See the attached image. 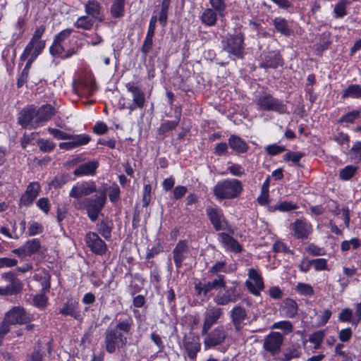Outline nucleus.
I'll return each instance as SVG.
<instances>
[{"label":"nucleus","mask_w":361,"mask_h":361,"mask_svg":"<svg viewBox=\"0 0 361 361\" xmlns=\"http://www.w3.org/2000/svg\"><path fill=\"white\" fill-rule=\"evenodd\" d=\"M106 188L99 189L92 197H85L82 202H74L77 209H87V215L92 222H95L104 208L107 200Z\"/></svg>","instance_id":"obj_1"},{"label":"nucleus","mask_w":361,"mask_h":361,"mask_svg":"<svg viewBox=\"0 0 361 361\" xmlns=\"http://www.w3.org/2000/svg\"><path fill=\"white\" fill-rule=\"evenodd\" d=\"M243 191L242 182L236 178H226L217 182L213 188L217 200H231L240 196Z\"/></svg>","instance_id":"obj_2"},{"label":"nucleus","mask_w":361,"mask_h":361,"mask_svg":"<svg viewBox=\"0 0 361 361\" xmlns=\"http://www.w3.org/2000/svg\"><path fill=\"white\" fill-rule=\"evenodd\" d=\"M222 49L228 53L230 59L233 60L243 59L245 55V35L242 32H237L228 35L221 41Z\"/></svg>","instance_id":"obj_3"},{"label":"nucleus","mask_w":361,"mask_h":361,"mask_svg":"<svg viewBox=\"0 0 361 361\" xmlns=\"http://www.w3.org/2000/svg\"><path fill=\"white\" fill-rule=\"evenodd\" d=\"M255 103L259 111H274L279 114L287 112V106L283 101L274 97L267 91H262L255 96Z\"/></svg>","instance_id":"obj_4"},{"label":"nucleus","mask_w":361,"mask_h":361,"mask_svg":"<svg viewBox=\"0 0 361 361\" xmlns=\"http://www.w3.org/2000/svg\"><path fill=\"white\" fill-rule=\"evenodd\" d=\"M128 343L127 337L117 329L108 327L104 334V345L106 351L109 354L114 353L116 350L124 348Z\"/></svg>","instance_id":"obj_5"},{"label":"nucleus","mask_w":361,"mask_h":361,"mask_svg":"<svg viewBox=\"0 0 361 361\" xmlns=\"http://www.w3.org/2000/svg\"><path fill=\"white\" fill-rule=\"evenodd\" d=\"M34 319V315L27 312L23 307L16 306L6 313L3 322L10 328L11 325L28 324Z\"/></svg>","instance_id":"obj_6"},{"label":"nucleus","mask_w":361,"mask_h":361,"mask_svg":"<svg viewBox=\"0 0 361 361\" xmlns=\"http://www.w3.org/2000/svg\"><path fill=\"white\" fill-rule=\"evenodd\" d=\"M240 296L241 292L237 283H233L231 286H227L226 283L225 286L216 293L213 300L216 305L224 306L236 302Z\"/></svg>","instance_id":"obj_7"},{"label":"nucleus","mask_w":361,"mask_h":361,"mask_svg":"<svg viewBox=\"0 0 361 361\" xmlns=\"http://www.w3.org/2000/svg\"><path fill=\"white\" fill-rule=\"evenodd\" d=\"M1 280L5 285L0 286V295H13L21 292L23 283L16 277L15 273L12 271L5 273L1 275Z\"/></svg>","instance_id":"obj_8"},{"label":"nucleus","mask_w":361,"mask_h":361,"mask_svg":"<svg viewBox=\"0 0 361 361\" xmlns=\"http://www.w3.org/2000/svg\"><path fill=\"white\" fill-rule=\"evenodd\" d=\"M293 237L300 240H307L313 231L312 224L306 219H297L289 226Z\"/></svg>","instance_id":"obj_9"},{"label":"nucleus","mask_w":361,"mask_h":361,"mask_svg":"<svg viewBox=\"0 0 361 361\" xmlns=\"http://www.w3.org/2000/svg\"><path fill=\"white\" fill-rule=\"evenodd\" d=\"M284 64L282 56L279 51H264L261 55V61L259 67L264 69L274 68L281 67Z\"/></svg>","instance_id":"obj_10"},{"label":"nucleus","mask_w":361,"mask_h":361,"mask_svg":"<svg viewBox=\"0 0 361 361\" xmlns=\"http://www.w3.org/2000/svg\"><path fill=\"white\" fill-rule=\"evenodd\" d=\"M206 214L216 231L226 229L228 221L222 209L219 207H209L206 209Z\"/></svg>","instance_id":"obj_11"},{"label":"nucleus","mask_w":361,"mask_h":361,"mask_svg":"<svg viewBox=\"0 0 361 361\" xmlns=\"http://www.w3.org/2000/svg\"><path fill=\"white\" fill-rule=\"evenodd\" d=\"M97 187L94 181H82L77 183L73 186L69 192V196L75 199H79L94 192H97Z\"/></svg>","instance_id":"obj_12"},{"label":"nucleus","mask_w":361,"mask_h":361,"mask_svg":"<svg viewBox=\"0 0 361 361\" xmlns=\"http://www.w3.org/2000/svg\"><path fill=\"white\" fill-rule=\"evenodd\" d=\"M204 340L206 350L222 344L227 337V332L223 325L218 326L211 332L207 333Z\"/></svg>","instance_id":"obj_13"},{"label":"nucleus","mask_w":361,"mask_h":361,"mask_svg":"<svg viewBox=\"0 0 361 361\" xmlns=\"http://www.w3.org/2000/svg\"><path fill=\"white\" fill-rule=\"evenodd\" d=\"M85 240L87 246L94 254L102 256L106 252L107 245L98 233L88 232L85 235Z\"/></svg>","instance_id":"obj_14"},{"label":"nucleus","mask_w":361,"mask_h":361,"mask_svg":"<svg viewBox=\"0 0 361 361\" xmlns=\"http://www.w3.org/2000/svg\"><path fill=\"white\" fill-rule=\"evenodd\" d=\"M283 342V336L279 332H271L266 336L263 343L264 349L270 353L272 356L278 355L281 352Z\"/></svg>","instance_id":"obj_15"},{"label":"nucleus","mask_w":361,"mask_h":361,"mask_svg":"<svg viewBox=\"0 0 361 361\" xmlns=\"http://www.w3.org/2000/svg\"><path fill=\"white\" fill-rule=\"evenodd\" d=\"M36 115V106L34 105H30L23 108L18 117V123L23 128L26 129H35L37 127H34L35 123Z\"/></svg>","instance_id":"obj_16"},{"label":"nucleus","mask_w":361,"mask_h":361,"mask_svg":"<svg viewBox=\"0 0 361 361\" xmlns=\"http://www.w3.org/2000/svg\"><path fill=\"white\" fill-rule=\"evenodd\" d=\"M189 253L188 241L187 240H179L172 251L173 262L178 270L182 267L183 262L188 258Z\"/></svg>","instance_id":"obj_17"},{"label":"nucleus","mask_w":361,"mask_h":361,"mask_svg":"<svg viewBox=\"0 0 361 361\" xmlns=\"http://www.w3.org/2000/svg\"><path fill=\"white\" fill-rule=\"evenodd\" d=\"M40 192L41 185L38 182L34 181L30 183L27 185L25 192L20 197L19 206H30L36 200Z\"/></svg>","instance_id":"obj_18"},{"label":"nucleus","mask_w":361,"mask_h":361,"mask_svg":"<svg viewBox=\"0 0 361 361\" xmlns=\"http://www.w3.org/2000/svg\"><path fill=\"white\" fill-rule=\"evenodd\" d=\"M223 313V309L218 307H211L204 312L202 335H205L209 332L211 327L216 324L219 318L222 317Z\"/></svg>","instance_id":"obj_19"},{"label":"nucleus","mask_w":361,"mask_h":361,"mask_svg":"<svg viewBox=\"0 0 361 361\" xmlns=\"http://www.w3.org/2000/svg\"><path fill=\"white\" fill-rule=\"evenodd\" d=\"M248 276L249 279L245 281L246 287L252 294L259 295L264 288L262 276L255 269H249Z\"/></svg>","instance_id":"obj_20"},{"label":"nucleus","mask_w":361,"mask_h":361,"mask_svg":"<svg viewBox=\"0 0 361 361\" xmlns=\"http://www.w3.org/2000/svg\"><path fill=\"white\" fill-rule=\"evenodd\" d=\"M56 113V109L49 104H43L38 108L36 107L37 118L34 127H39L43 123L50 121Z\"/></svg>","instance_id":"obj_21"},{"label":"nucleus","mask_w":361,"mask_h":361,"mask_svg":"<svg viewBox=\"0 0 361 361\" xmlns=\"http://www.w3.org/2000/svg\"><path fill=\"white\" fill-rule=\"evenodd\" d=\"M245 309L240 305L233 307L230 312V318L235 332H240L243 329L244 321L247 319Z\"/></svg>","instance_id":"obj_22"},{"label":"nucleus","mask_w":361,"mask_h":361,"mask_svg":"<svg viewBox=\"0 0 361 361\" xmlns=\"http://www.w3.org/2000/svg\"><path fill=\"white\" fill-rule=\"evenodd\" d=\"M183 343L188 357L191 360H195L197 353L201 349L199 336L192 334L189 336H185L183 340Z\"/></svg>","instance_id":"obj_23"},{"label":"nucleus","mask_w":361,"mask_h":361,"mask_svg":"<svg viewBox=\"0 0 361 361\" xmlns=\"http://www.w3.org/2000/svg\"><path fill=\"white\" fill-rule=\"evenodd\" d=\"M115 320L116 323L113 329H117L118 331L124 335L130 334L134 325L133 319L130 315L118 313L116 315Z\"/></svg>","instance_id":"obj_24"},{"label":"nucleus","mask_w":361,"mask_h":361,"mask_svg":"<svg viewBox=\"0 0 361 361\" xmlns=\"http://www.w3.org/2000/svg\"><path fill=\"white\" fill-rule=\"evenodd\" d=\"M69 142H61L59 147L61 149L70 150L75 147L87 145L91 140V137L88 135L80 134L76 135H72Z\"/></svg>","instance_id":"obj_25"},{"label":"nucleus","mask_w":361,"mask_h":361,"mask_svg":"<svg viewBox=\"0 0 361 361\" xmlns=\"http://www.w3.org/2000/svg\"><path fill=\"white\" fill-rule=\"evenodd\" d=\"M126 87L128 92L132 94L133 102L138 106V109H142L145 104V94L144 92L132 82H128L126 85Z\"/></svg>","instance_id":"obj_26"},{"label":"nucleus","mask_w":361,"mask_h":361,"mask_svg":"<svg viewBox=\"0 0 361 361\" xmlns=\"http://www.w3.org/2000/svg\"><path fill=\"white\" fill-rule=\"evenodd\" d=\"M99 167V162L97 160H92L80 164L73 171L75 176H94Z\"/></svg>","instance_id":"obj_27"},{"label":"nucleus","mask_w":361,"mask_h":361,"mask_svg":"<svg viewBox=\"0 0 361 361\" xmlns=\"http://www.w3.org/2000/svg\"><path fill=\"white\" fill-rule=\"evenodd\" d=\"M218 237L220 242L224 245V247L233 252H240L242 251L243 247L238 240L233 238L231 235L226 233H218Z\"/></svg>","instance_id":"obj_28"},{"label":"nucleus","mask_w":361,"mask_h":361,"mask_svg":"<svg viewBox=\"0 0 361 361\" xmlns=\"http://www.w3.org/2000/svg\"><path fill=\"white\" fill-rule=\"evenodd\" d=\"M78 306L79 304L78 302L69 300L63 304L59 313L63 316H71L76 320H80L82 319V316Z\"/></svg>","instance_id":"obj_29"},{"label":"nucleus","mask_w":361,"mask_h":361,"mask_svg":"<svg viewBox=\"0 0 361 361\" xmlns=\"http://www.w3.org/2000/svg\"><path fill=\"white\" fill-rule=\"evenodd\" d=\"M298 307L297 302L291 298L283 300L279 308L281 314L287 318H294L298 314Z\"/></svg>","instance_id":"obj_30"},{"label":"nucleus","mask_w":361,"mask_h":361,"mask_svg":"<svg viewBox=\"0 0 361 361\" xmlns=\"http://www.w3.org/2000/svg\"><path fill=\"white\" fill-rule=\"evenodd\" d=\"M228 146L236 153L243 154L247 152L249 146L247 143L240 136L231 135L228 139Z\"/></svg>","instance_id":"obj_31"},{"label":"nucleus","mask_w":361,"mask_h":361,"mask_svg":"<svg viewBox=\"0 0 361 361\" xmlns=\"http://www.w3.org/2000/svg\"><path fill=\"white\" fill-rule=\"evenodd\" d=\"M219 12L214 8H207L200 16V20L203 25L207 27H214L216 25Z\"/></svg>","instance_id":"obj_32"},{"label":"nucleus","mask_w":361,"mask_h":361,"mask_svg":"<svg viewBox=\"0 0 361 361\" xmlns=\"http://www.w3.org/2000/svg\"><path fill=\"white\" fill-rule=\"evenodd\" d=\"M302 354L301 348L298 343H291L284 349L281 356L279 357V361H290L293 359L298 358Z\"/></svg>","instance_id":"obj_33"},{"label":"nucleus","mask_w":361,"mask_h":361,"mask_svg":"<svg viewBox=\"0 0 361 361\" xmlns=\"http://www.w3.org/2000/svg\"><path fill=\"white\" fill-rule=\"evenodd\" d=\"M96 228L98 233H99L105 240H111V232L114 228V223L112 220L106 218L99 221L96 224Z\"/></svg>","instance_id":"obj_34"},{"label":"nucleus","mask_w":361,"mask_h":361,"mask_svg":"<svg viewBox=\"0 0 361 361\" xmlns=\"http://www.w3.org/2000/svg\"><path fill=\"white\" fill-rule=\"evenodd\" d=\"M45 47V41L44 40H37L35 41L32 44V47L28 51H27V46L25 47L23 54L20 56V60L21 62L25 61L30 55H33L34 57H37L42 51Z\"/></svg>","instance_id":"obj_35"},{"label":"nucleus","mask_w":361,"mask_h":361,"mask_svg":"<svg viewBox=\"0 0 361 361\" xmlns=\"http://www.w3.org/2000/svg\"><path fill=\"white\" fill-rule=\"evenodd\" d=\"M273 25L275 30L284 36L291 35V29L286 19L282 17H276L273 20Z\"/></svg>","instance_id":"obj_36"},{"label":"nucleus","mask_w":361,"mask_h":361,"mask_svg":"<svg viewBox=\"0 0 361 361\" xmlns=\"http://www.w3.org/2000/svg\"><path fill=\"white\" fill-rule=\"evenodd\" d=\"M86 13L92 19L97 20L100 18L102 7L99 2L96 0H90L87 2L85 6Z\"/></svg>","instance_id":"obj_37"},{"label":"nucleus","mask_w":361,"mask_h":361,"mask_svg":"<svg viewBox=\"0 0 361 361\" xmlns=\"http://www.w3.org/2000/svg\"><path fill=\"white\" fill-rule=\"evenodd\" d=\"M181 116L180 110L178 111V115L176 116V121H166L162 123H161L159 128H158V133L159 135H164L167 133L174 130L178 125L180 118Z\"/></svg>","instance_id":"obj_38"},{"label":"nucleus","mask_w":361,"mask_h":361,"mask_svg":"<svg viewBox=\"0 0 361 361\" xmlns=\"http://www.w3.org/2000/svg\"><path fill=\"white\" fill-rule=\"evenodd\" d=\"M342 99L346 98L361 99V86L357 84H352L343 90L341 94Z\"/></svg>","instance_id":"obj_39"},{"label":"nucleus","mask_w":361,"mask_h":361,"mask_svg":"<svg viewBox=\"0 0 361 361\" xmlns=\"http://www.w3.org/2000/svg\"><path fill=\"white\" fill-rule=\"evenodd\" d=\"M356 1L357 0H339L334 8V17L336 18H343L347 14V6Z\"/></svg>","instance_id":"obj_40"},{"label":"nucleus","mask_w":361,"mask_h":361,"mask_svg":"<svg viewBox=\"0 0 361 361\" xmlns=\"http://www.w3.org/2000/svg\"><path fill=\"white\" fill-rule=\"evenodd\" d=\"M125 0H114L110 8V12L113 18H121L125 14Z\"/></svg>","instance_id":"obj_41"},{"label":"nucleus","mask_w":361,"mask_h":361,"mask_svg":"<svg viewBox=\"0 0 361 361\" xmlns=\"http://www.w3.org/2000/svg\"><path fill=\"white\" fill-rule=\"evenodd\" d=\"M226 282V276L224 275H218L212 281L204 283L209 293L212 290L221 289L222 287H224Z\"/></svg>","instance_id":"obj_42"},{"label":"nucleus","mask_w":361,"mask_h":361,"mask_svg":"<svg viewBox=\"0 0 361 361\" xmlns=\"http://www.w3.org/2000/svg\"><path fill=\"white\" fill-rule=\"evenodd\" d=\"M361 115V111L357 109H353L350 111L343 114L338 120V123H347L353 124L355 121L360 118Z\"/></svg>","instance_id":"obj_43"},{"label":"nucleus","mask_w":361,"mask_h":361,"mask_svg":"<svg viewBox=\"0 0 361 361\" xmlns=\"http://www.w3.org/2000/svg\"><path fill=\"white\" fill-rule=\"evenodd\" d=\"M94 22L95 20L92 18L87 16H82L77 19L74 23V26L77 28L90 30L93 27Z\"/></svg>","instance_id":"obj_44"},{"label":"nucleus","mask_w":361,"mask_h":361,"mask_svg":"<svg viewBox=\"0 0 361 361\" xmlns=\"http://www.w3.org/2000/svg\"><path fill=\"white\" fill-rule=\"evenodd\" d=\"M228 272L227 264L225 261H218L208 269V274L210 276H217L218 275H222L221 273Z\"/></svg>","instance_id":"obj_45"},{"label":"nucleus","mask_w":361,"mask_h":361,"mask_svg":"<svg viewBox=\"0 0 361 361\" xmlns=\"http://www.w3.org/2000/svg\"><path fill=\"white\" fill-rule=\"evenodd\" d=\"M357 170V166L348 165L340 171L339 178L343 180H348L355 176Z\"/></svg>","instance_id":"obj_46"},{"label":"nucleus","mask_w":361,"mask_h":361,"mask_svg":"<svg viewBox=\"0 0 361 361\" xmlns=\"http://www.w3.org/2000/svg\"><path fill=\"white\" fill-rule=\"evenodd\" d=\"M298 208V206L296 204H294L291 202L288 201H283L279 202L278 204L275 205L274 207H271L270 210L271 212H274L276 210H279L280 212H290L292 210L297 209Z\"/></svg>","instance_id":"obj_47"},{"label":"nucleus","mask_w":361,"mask_h":361,"mask_svg":"<svg viewBox=\"0 0 361 361\" xmlns=\"http://www.w3.org/2000/svg\"><path fill=\"white\" fill-rule=\"evenodd\" d=\"M37 145L39 149L44 153L51 152L56 147V144L53 141L44 138L37 140Z\"/></svg>","instance_id":"obj_48"},{"label":"nucleus","mask_w":361,"mask_h":361,"mask_svg":"<svg viewBox=\"0 0 361 361\" xmlns=\"http://www.w3.org/2000/svg\"><path fill=\"white\" fill-rule=\"evenodd\" d=\"M27 255H32L37 253L40 247V242L38 239H32L27 241L24 245Z\"/></svg>","instance_id":"obj_49"},{"label":"nucleus","mask_w":361,"mask_h":361,"mask_svg":"<svg viewBox=\"0 0 361 361\" xmlns=\"http://www.w3.org/2000/svg\"><path fill=\"white\" fill-rule=\"evenodd\" d=\"M350 157L352 160L361 162V142L357 141L349 151Z\"/></svg>","instance_id":"obj_50"},{"label":"nucleus","mask_w":361,"mask_h":361,"mask_svg":"<svg viewBox=\"0 0 361 361\" xmlns=\"http://www.w3.org/2000/svg\"><path fill=\"white\" fill-rule=\"evenodd\" d=\"M295 290L302 295L311 296L314 295L312 286L305 283H298L295 286Z\"/></svg>","instance_id":"obj_51"},{"label":"nucleus","mask_w":361,"mask_h":361,"mask_svg":"<svg viewBox=\"0 0 361 361\" xmlns=\"http://www.w3.org/2000/svg\"><path fill=\"white\" fill-rule=\"evenodd\" d=\"M325 336V332L324 330H319L312 334L309 337V341L311 343L314 344V348H318L320 344L322 343L323 339Z\"/></svg>","instance_id":"obj_52"},{"label":"nucleus","mask_w":361,"mask_h":361,"mask_svg":"<svg viewBox=\"0 0 361 361\" xmlns=\"http://www.w3.org/2000/svg\"><path fill=\"white\" fill-rule=\"evenodd\" d=\"M45 30H46V26L44 25H41L40 26L37 27L35 29L30 41L27 44V51H28L30 49V48L32 47V44L35 41L41 40L40 39H41L42 35L44 34V32H45Z\"/></svg>","instance_id":"obj_53"},{"label":"nucleus","mask_w":361,"mask_h":361,"mask_svg":"<svg viewBox=\"0 0 361 361\" xmlns=\"http://www.w3.org/2000/svg\"><path fill=\"white\" fill-rule=\"evenodd\" d=\"M65 52L63 43L54 39L52 44L49 47V53L53 56L61 57V54Z\"/></svg>","instance_id":"obj_54"},{"label":"nucleus","mask_w":361,"mask_h":361,"mask_svg":"<svg viewBox=\"0 0 361 361\" xmlns=\"http://www.w3.org/2000/svg\"><path fill=\"white\" fill-rule=\"evenodd\" d=\"M305 156L304 153L300 152H290L288 151L283 155V160L286 161H291L292 162L298 164V162Z\"/></svg>","instance_id":"obj_55"},{"label":"nucleus","mask_w":361,"mask_h":361,"mask_svg":"<svg viewBox=\"0 0 361 361\" xmlns=\"http://www.w3.org/2000/svg\"><path fill=\"white\" fill-rule=\"evenodd\" d=\"M83 92L88 95H92L97 90V85L94 81L85 80L80 82Z\"/></svg>","instance_id":"obj_56"},{"label":"nucleus","mask_w":361,"mask_h":361,"mask_svg":"<svg viewBox=\"0 0 361 361\" xmlns=\"http://www.w3.org/2000/svg\"><path fill=\"white\" fill-rule=\"evenodd\" d=\"M48 304V298L43 294L36 295L33 298V305L40 310L44 309Z\"/></svg>","instance_id":"obj_57"},{"label":"nucleus","mask_w":361,"mask_h":361,"mask_svg":"<svg viewBox=\"0 0 361 361\" xmlns=\"http://www.w3.org/2000/svg\"><path fill=\"white\" fill-rule=\"evenodd\" d=\"M211 7L217 10L219 12V16H224V13L226 8V0H209Z\"/></svg>","instance_id":"obj_58"},{"label":"nucleus","mask_w":361,"mask_h":361,"mask_svg":"<svg viewBox=\"0 0 361 361\" xmlns=\"http://www.w3.org/2000/svg\"><path fill=\"white\" fill-rule=\"evenodd\" d=\"M338 320L341 322H348L353 325V310L350 308H344L338 315Z\"/></svg>","instance_id":"obj_59"},{"label":"nucleus","mask_w":361,"mask_h":361,"mask_svg":"<svg viewBox=\"0 0 361 361\" xmlns=\"http://www.w3.org/2000/svg\"><path fill=\"white\" fill-rule=\"evenodd\" d=\"M47 130L50 134L58 140H71L72 137V135L59 129L49 128Z\"/></svg>","instance_id":"obj_60"},{"label":"nucleus","mask_w":361,"mask_h":361,"mask_svg":"<svg viewBox=\"0 0 361 361\" xmlns=\"http://www.w3.org/2000/svg\"><path fill=\"white\" fill-rule=\"evenodd\" d=\"M153 37L154 35H146L141 48V51L145 56H146L152 49Z\"/></svg>","instance_id":"obj_61"},{"label":"nucleus","mask_w":361,"mask_h":361,"mask_svg":"<svg viewBox=\"0 0 361 361\" xmlns=\"http://www.w3.org/2000/svg\"><path fill=\"white\" fill-rule=\"evenodd\" d=\"M68 181V176L65 174L56 176L50 183V186L59 188L66 184Z\"/></svg>","instance_id":"obj_62"},{"label":"nucleus","mask_w":361,"mask_h":361,"mask_svg":"<svg viewBox=\"0 0 361 361\" xmlns=\"http://www.w3.org/2000/svg\"><path fill=\"white\" fill-rule=\"evenodd\" d=\"M120 194H121V190H120L119 187L118 186V185L114 184L110 188V191L109 193V200L113 204L116 203L118 201V200L120 199Z\"/></svg>","instance_id":"obj_63"},{"label":"nucleus","mask_w":361,"mask_h":361,"mask_svg":"<svg viewBox=\"0 0 361 361\" xmlns=\"http://www.w3.org/2000/svg\"><path fill=\"white\" fill-rule=\"evenodd\" d=\"M286 150V149L285 147L280 146L276 144L267 145L265 148L266 152L271 156L277 155Z\"/></svg>","instance_id":"obj_64"}]
</instances>
